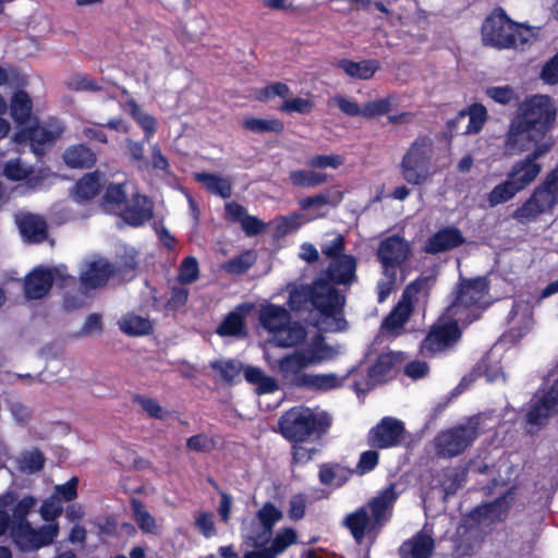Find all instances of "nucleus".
I'll return each mask as SVG.
<instances>
[{
  "instance_id": "47",
  "label": "nucleus",
  "mask_w": 558,
  "mask_h": 558,
  "mask_svg": "<svg viewBox=\"0 0 558 558\" xmlns=\"http://www.w3.org/2000/svg\"><path fill=\"white\" fill-rule=\"evenodd\" d=\"M132 510L135 522L138 527L148 534H157L158 525L155 518L145 509V507L137 500H132Z\"/></svg>"
},
{
  "instance_id": "56",
  "label": "nucleus",
  "mask_w": 558,
  "mask_h": 558,
  "mask_svg": "<svg viewBox=\"0 0 558 558\" xmlns=\"http://www.w3.org/2000/svg\"><path fill=\"white\" fill-rule=\"evenodd\" d=\"M210 366L219 374L225 381L231 383L239 377L242 364L234 360H220L210 363Z\"/></svg>"
},
{
  "instance_id": "38",
  "label": "nucleus",
  "mask_w": 558,
  "mask_h": 558,
  "mask_svg": "<svg viewBox=\"0 0 558 558\" xmlns=\"http://www.w3.org/2000/svg\"><path fill=\"white\" fill-rule=\"evenodd\" d=\"M63 160L70 168H89L96 162L95 153L83 144L69 147Z\"/></svg>"
},
{
  "instance_id": "62",
  "label": "nucleus",
  "mask_w": 558,
  "mask_h": 558,
  "mask_svg": "<svg viewBox=\"0 0 558 558\" xmlns=\"http://www.w3.org/2000/svg\"><path fill=\"white\" fill-rule=\"evenodd\" d=\"M313 108L314 101L312 98L295 97L286 100L280 107V110L288 113L296 112L301 114H308Z\"/></svg>"
},
{
  "instance_id": "31",
  "label": "nucleus",
  "mask_w": 558,
  "mask_h": 558,
  "mask_svg": "<svg viewBox=\"0 0 558 558\" xmlns=\"http://www.w3.org/2000/svg\"><path fill=\"white\" fill-rule=\"evenodd\" d=\"M541 170L539 163L525 157L512 166L507 179L521 192L537 178Z\"/></svg>"
},
{
  "instance_id": "49",
  "label": "nucleus",
  "mask_w": 558,
  "mask_h": 558,
  "mask_svg": "<svg viewBox=\"0 0 558 558\" xmlns=\"http://www.w3.org/2000/svg\"><path fill=\"white\" fill-rule=\"evenodd\" d=\"M511 33L510 39L513 43L510 48L523 49L536 38L537 28L512 22Z\"/></svg>"
},
{
  "instance_id": "44",
  "label": "nucleus",
  "mask_w": 558,
  "mask_h": 558,
  "mask_svg": "<svg viewBox=\"0 0 558 558\" xmlns=\"http://www.w3.org/2000/svg\"><path fill=\"white\" fill-rule=\"evenodd\" d=\"M125 110L132 116L137 124L143 129L145 133V141H149L155 134L157 129L156 119L149 113L143 111L134 100H130L125 105Z\"/></svg>"
},
{
  "instance_id": "15",
  "label": "nucleus",
  "mask_w": 558,
  "mask_h": 558,
  "mask_svg": "<svg viewBox=\"0 0 558 558\" xmlns=\"http://www.w3.org/2000/svg\"><path fill=\"white\" fill-rule=\"evenodd\" d=\"M533 307L531 295L521 294L513 301L507 316V330L504 335L506 339L515 342L531 331L534 325Z\"/></svg>"
},
{
  "instance_id": "19",
  "label": "nucleus",
  "mask_w": 558,
  "mask_h": 558,
  "mask_svg": "<svg viewBox=\"0 0 558 558\" xmlns=\"http://www.w3.org/2000/svg\"><path fill=\"white\" fill-rule=\"evenodd\" d=\"M411 253L408 241L399 235L384 239L378 247L377 257L386 271L396 270L405 262Z\"/></svg>"
},
{
  "instance_id": "57",
  "label": "nucleus",
  "mask_w": 558,
  "mask_h": 558,
  "mask_svg": "<svg viewBox=\"0 0 558 558\" xmlns=\"http://www.w3.org/2000/svg\"><path fill=\"white\" fill-rule=\"evenodd\" d=\"M282 511L271 502H265L256 512L255 519L272 531L274 526L282 519Z\"/></svg>"
},
{
  "instance_id": "48",
  "label": "nucleus",
  "mask_w": 558,
  "mask_h": 558,
  "mask_svg": "<svg viewBox=\"0 0 558 558\" xmlns=\"http://www.w3.org/2000/svg\"><path fill=\"white\" fill-rule=\"evenodd\" d=\"M519 193L518 189L506 179L500 184L496 185L487 195V202L490 207L504 204L512 199Z\"/></svg>"
},
{
  "instance_id": "18",
  "label": "nucleus",
  "mask_w": 558,
  "mask_h": 558,
  "mask_svg": "<svg viewBox=\"0 0 558 558\" xmlns=\"http://www.w3.org/2000/svg\"><path fill=\"white\" fill-rule=\"evenodd\" d=\"M37 500L33 496H25L17 499L13 492L5 493L0 496V510L5 518V525L11 530L24 522H28L26 517L36 506Z\"/></svg>"
},
{
  "instance_id": "30",
  "label": "nucleus",
  "mask_w": 558,
  "mask_h": 558,
  "mask_svg": "<svg viewBox=\"0 0 558 558\" xmlns=\"http://www.w3.org/2000/svg\"><path fill=\"white\" fill-rule=\"evenodd\" d=\"M343 524L348 527L357 543H361L366 533L377 530L379 526L374 522L372 515H368L366 507H361L354 512L349 513Z\"/></svg>"
},
{
  "instance_id": "39",
  "label": "nucleus",
  "mask_w": 558,
  "mask_h": 558,
  "mask_svg": "<svg viewBox=\"0 0 558 558\" xmlns=\"http://www.w3.org/2000/svg\"><path fill=\"white\" fill-rule=\"evenodd\" d=\"M352 472L340 464H323L318 477L323 485L340 487L348 482Z\"/></svg>"
},
{
  "instance_id": "23",
  "label": "nucleus",
  "mask_w": 558,
  "mask_h": 558,
  "mask_svg": "<svg viewBox=\"0 0 558 558\" xmlns=\"http://www.w3.org/2000/svg\"><path fill=\"white\" fill-rule=\"evenodd\" d=\"M398 497L399 493L396 490V485L391 484L368 501L372 518L379 527L390 520L392 507Z\"/></svg>"
},
{
  "instance_id": "36",
  "label": "nucleus",
  "mask_w": 558,
  "mask_h": 558,
  "mask_svg": "<svg viewBox=\"0 0 558 558\" xmlns=\"http://www.w3.org/2000/svg\"><path fill=\"white\" fill-rule=\"evenodd\" d=\"M271 536L272 531L255 518L244 521L242 524V537L246 546L264 547L270 542Z\"/></svg>"
},
{
  "instance_id": "7",
  "label": "nucleus",
  "mask_w": 558,
  "mask_h": 558,
  "mask_svg": "<svg viewBox=\"0 0 558 558\" xmlns=\"http://www.w3.org/2000/svg\"><path fill=\"white\" fill-rule=\"evenodd\" d=\"M482 422L483 417L477 415L439 432L433 440L435 453L439 458H453L461 454L478 437Z\"/></svg>"
},
{
  "instance_id": "12",
  "label": "nucleus",
  "mask_w": 558,
  "mask_h": 558,
  "mask_svg": "<svg viewBox=\"0 0 558 558\" xmlns=\"http://www.w3.org/2000/svg\"><path fill=\"white\" fill-rule=\"evenodd\" d=\"M52 283L62 286L75 284V278L66 274V268L60 266L57 268H35L24 281L25 296L29 300H37L45 296Z\"/></svg>"
},
{
  "instance_id": "64",
  "label": "nucleus",
  "mask_w": 558,
  "mask_h": 558,
  "mask_svg": "<svg viewBox=\"0 0 558 558\" xmlns=\"http://www.w3.org/2000/svg\"><path fill=\"white\" fill-rule=\"evenodd\" d=\"M106 205L117 207V213L123 208L125 201V191L122 184H111L107 187L104 196Z\"/></svg>"
},
{
  "instance_id": "21",
  "label": "nucleus",
  "mask_w": 558,
  "mask_h": 558,
  "mask_svg": "<svg viewBox=\"0 0 558 558\" xmlns=\"http://www.w3.org/2000/svg\"><path fill=\"white\" fill-rule=\"evenodd\" d=\"M535 141V129L527 126L521 120L512 118L506 141L505 149L510 155L520 154L531 147Z\"/></svg>"
},
{
  "instance_id": "20",
  "label": "nucleus",
  "mask_w": 558,
  "mask_h": 558,
  "mask_svg": "<svg viewBox=\"0 0 558 558\" xmlns=\"http://www.w3.org/2000/svg\"><path fill=\"white\" fill-rule=\"evenodd\" d=\"M404 434V425L395 417H384L368 433V444L377 448H390L398 446Z\"/></svg>"
},
{
  "instance_id": "40",
  "label": "nucleus",
  "mask_w": 558,
  "mask_h": 558,
  "mask_svg": "<svg viewBox=\"0 0 558 558\" xmlns=\"http://www.w3.org/2000/svg\"><path fill=\"white\" fill-rule=\"evenodd\" d=\"M104 184L102 174L98 171L85 174L75 185V196L87 201L95 197Z\"/></svg>"
},
{
  "instance_id": "3",
  "label": "nucleus",
  "mask_w": 558,
  "mask_h": 558,
  "mask_svg": "<svg viewBox=\"0 0 558 558\" xmlns=\"http://www.w3.org/2000/svg\"><path fill=\"white\" fill-rule=\"evenodd\" d=\"M336 354L337 351L326 344L324 338L317 335L302 349L280 359L277 368L287 383L300 387L302 378L307 374L303 373V369L330 360Z\"/></svg>"
},
{
  "instance_id": "33",
  "label": "nucleus",
  "mask_w": 558,
  "mask_h": 558,
  "mask_svg": "<svg viewBox=\"0 0 558 558\" xmlns=\"http://www.w3.org/2000/svg\"><path fill=\"white\" fill-rule=\"evenodd\" d=\"M16 223L21 234L28 242L38 243L47 236L46 221L38 215L21 214L16 217Z\"/></svg>"
},
{
  "instance_id": "54",
  "label": "nucleus",
  "mask_w": 558,
  "mask_h": 558,
  "mask_svg": "<svg viewBox=\"0 0 558 558\" xmlns=\"http://www.w3.org/2000/svg\"><path fill=\"white\" fill-rule=\"evenodd\" d=\"M298 539V534L292 527H284L277 532L268 548L276 558Z\"/></svg>"
},
{
  "instance_id": "28",
  "label": "nucleus",
  "mask_w": 558,
  "mask_h": 558,
  "mask_svg": "<svg viewBox=\"0 0 558 558\" xmlns=\"http://www.w3.org/2000/svg\"><path fill=\"white\" fill-rule=\"evenodd\" d=\"M251 310V304L238 305L223 318L217 328V333L222 337H244L246 335L245 318Z\"/></svg>"
},
{
  "instance_id": "9",
  "label": "nucleus",
  "mask_w": 558,
  "mask_h": 558,
  "mask_svg": "<svg viewBox=\"0 0 558 558\" xmlns=\"http://www.w3.org/2000/svg\"><path fill=\"white\" fill-rule=\"evenodd\" d=\"M433 145L428 138H417L405 153L401 161L403 179L412 185L426 183L432 177L430 160Z\"/></svg>"
},
{
  "instance_id": "11",
  "label": "nucleus",
  "mask_w": 558,
  "mask_h": 558,
  "mask_svg": "<svg viewBox=\"0 0 558 558\" xmlns=\"http://www.w3.org/2000/svg\"><path fill=\"white\" fill-rule=\"evenodd\" d=\"M556 413H558V365L547 374L542 392L531 400L526 423L531 426H539Z\"/></svg>"
},
{
  "instance_id": "51",
  "label": "nucleus",
  "mask_w": 558,
  "mask_h": 558,
  "mask_svg": "<svg viewBox=\"0 0 558 558\" xmlns=\"http://www.w3.org/2000/svg\"><path fill=\"white\" fill-rule=\"evenodd\" d=\"M320 250L323 255L333 260L339 258L342 255H345L344 252V239L341 234L331 233L327 234L320 244Z\"/></svg>"
},
{
  "instance_id": "45",
  "label": "nucleus",
  "mask_w": 558,
  "mask_h": 558,
  "mask_svg": "<svg viewBox=\"0 0 558 558\" xmlns=\"http://www.w3.org/2000/svg\"><path fill=\"white\" fill-rule=\"evenodd\" d=\"M343 194L337 189L329 190L325 193L305 197L299 201V205L303 209H310L312 207L320 208L323 206H337L342 201Z\"/></svg>"
},
{
  "instance_id": "26",
  "label": "nucleus",
  "mask_w": 558,
  "mask_h": 558,
  "mask_svg": "<svg viewBox=\"0 0 558 558\" xmlns=\"http://www.w3.org/2000/svg\"><path fill=\"white\" fill-rule=\"evenodd\" d=\"M465 239L456 227H445L434 233L425 244V251L430 254L453 250L464 243Z\"/></svg>"
},
{
  "instance_id": "22",
  "label": "nucleus",
  "mask_w": 558,
  "mask_h": 558,
  "mask_svg": "<svg viewBox=\"0 0 558 558\" xmlns=\"http://www.w3.org/2000/svg\"><path fill=\"white\" fill-rule=\"evenodd\" d=\"M510 493L497 498L494 502L485 504L474 509L470 514V520L478 526H488L506 518L509 509Z\"/></svg>"
},
{
  "instance_id": "24",
  "label": "nucleus",
  "mask_w": 558,
  "mask_h": 558,
  "mask_svg": "<svg viewBox=\"0 0 558 558\" xmlns=\"http://www.w3.org/2000/svg\"><path fill=\"white\" fill-rule=\"evenodd\" d=\"M112 272L113 268L106 259L97 258L86 262L80 275L82 287L85 290L101 287Z\"/></svg>"
},
{
  "instance_id": "17",
  "label": "nucleus",
  "mask_w": 558,
  "mask_h": 558,
  "mask_svg": "<svg viewBox=\"0 0 558 558\" xmlns=\"http://www.w3.org/2000/svg\"><path fill=\"white\" fill-rule=\"evenodd\" d=\"M3 175L11 181L26 180L33 190H39L49 185L54 174L46 168L37 170L23 163L20 158L9 160L3 168Z\"/></svg>"
},
{
  "instance_id": "32",
  "label": "nucleus",
  "mask_w": 558,
  "mask_h": 558,
  "mask_svg": "<svg viewBox=\"0 0 558 558\" xmlns=\"http://www.w3.org/2000/svg\"><path fill=\"white\" fill-rule=\"evenodd\" d=\"M435 547L434 538L426 531H421L400 547L401 558H428Z\"/></svg>"
},
{
  "instance_id": "41",
  "label": "nucleus",
  "mask_w": 558,
  "mask_h": 558,
  "mask_svg": "<svg viewBox=\"0 0 558 558\" xmlns=\"http://www.w3.org/2000/svg\"><path fill=\"white\" fill-rule=\"evenodd\" d=\"M121 331L129 336H144L153 330L151 322L143 316L126 314L119 320Z\"/></svg>"
},
{
  "instance_id": "10",
  "label": "nucleus",
  "mask_w": 558,
  "mask_h": 558,
  "mask_svg": "<svg viewBox=\"0 0 558 558\" xmlns=\"http://www.w3.org/2000/svg\"><path fill=\"white\" fill-rule=\"evenodd\" d=\"M556 116L557 109L549 96L533 95L519 105L514 118L535 129L537 133L545 134L553 126Z\"/></svg>"
},
{
  "instance_id": "29",
  "label": "nucleus",
  "mask_w": 558,
  "mask_h": 558,
  "mask_svg": "<svg viewBox=\"0 0 558 558\" xmlns=\"http://www.w3.org/2000/svg\"><path fill=\"white\" fill-rule=\"evenodd\" d=\"M12 120L21 126H26L34 122L33 100L23 89L13 93L8 106Z\"/></svg>"
},
{
  "instance_id": "59",
  "label": "nucleus",
  "mask_w": 558,
  "mask_h": 558,
  "mask_svg": "<svg viewBox=\"0 0 558 558\" xmlns=\"http://www.w3.org/2000/svg\"><path fill=\"white\" fill-rule=\"evenodd\" d=\"M199 277L198 262L195 257L189 256L184 258L179 268L178 280L183 283H192Z\"/></svg>"
},
{
  "instance_id": "35",
  "label": "nucleus",
  "mask_w": 558,
  "mask_h": 558,
  "mask_svg": "<svg viewBox=\"0 0 558 558\" xmlns=\"http://www.w3.org/2000/svg\"><path fill=\"white\" fill-rule=\"evenodd\" d=\"M337 66L353 80H369L379 70L380 63L371 59L361 61L341 59L337 62Z\"/></svg>"
},
{
  "instance_id": "8",
  "label": "nucleus",
  "mask_w": 558,
  "mask_h": 558,
  "mask_svg": "<svg viewBox=\"0 0 558 558\" xmlns=\"http://www.w3.org/2000/svg\"><path fill=\"white\" fill-rule=\"evenodd\" d=\"M434 283L432 276H420L404 290L401 300L385 318L381 328L396 336L409 320L416 303L425 300Z\"/></svg>"
},
{
  "instance_id": "58",
  "label": "nucleus",
  "mask_w": 558,
  "mask_h": 558,
  "mask_svg": "<svg viewBox=\"0 0 558 558\" xmlns=\"http://www.w3.org/2000/svg\"><path fill=\"white\" fill-rule=\"evenodd\" d=\"M256 260L254 252L247 251L238 257L225 263L221 267L229 274H242L246 271Z\"/></svg>"
},
{
  "instance_id": "5",
  "label": "nucleus",
  "mask_w": 558,
  "mask_h": 558,
  "mask_svg": "<svg viewBox=\"0 0 558 558\" xmlns=\"http://www.w3.org/2000/svg\"><path fill=\"white\" fill-rule=\"evenodd\" d=\"M259 322L277 347L292 348L306 338L304 326L292 322L289 312L282 306L275 304L263 306L259 311Z\"/></svg>"
},
{
  "instance_id": "42",
  "label": "nucleus",
  "mask_w": 558,
  "mask_h": 558,
  "mask_svg": "<svg viewBox=\"0 0 558 558\" xmlns=\"http://www.w3.org/2000/svg\"><path fill=\"white\" fill-rule=\"evenodd\" d=\"M197 182L203 184L209 192L219 195L222 198L231 196V182L227 178L216 174L199 172L195 174Z\"/></svg>"
},
{
  "instance_id": "13",
  "label": "nucleus",
  "mask_w": 558,
  "mask_h": 558,
  "mask_svg": "<svg viewBox=\"0 0 558 558\" xmlns=\"http://www.w3.org/2000/svg\"><path fill=\"white\" fill-rule=\"evenodd\" d=\"M62 132L63 125L58 120H49L38 124L35 119L34 122L15 133L13 140L16 144L29 142L32 151L39 156L44 154L46 147L52 145Z\"/></svg>"
},
{
  "instance_id": "55",
  "label": "nucleus",
  "mask_w": 558,
  "mask_h": 558,
  "mask_svg": "<svg viewBox=\"0 0 558 558\" xmlns=\"http://www.w3.org/2000/svg\"><path fill=\"white\" fill-rule=\"evenodd\" d=\"M245 129L254 133L281 132L283 123L278 119L246 118L243 122Z\"/></svg>"
},
{
  "instance_id": "27",
  "label": "nucleus",
  "mask_w": 558,
  "mask_h": 558,
  "mask_svg": "<svg viewBox=\"0 0 558 558\" xmlns=\"http://www.w3.org/2000/svg\"><path fill=\"white\" fill-rule=\"evenodd\" d=\"M356 259L352 255H342L331 260L326 269V276L335 284H351L356 279Z\"/></svg>"
},
{
  "instance_id": "1",
  "label": "nucleus",
  "mask_w": 558,
  "mask_h": 558,
  "mask_svg": "<svg viewBox=\"0 0 558 558\" xmlns=\"http://www.w3.org/2000/svg\"><path fill=\"white\" fill-rule=\"evenodd\" d=\"M452 296L449 306L422 341V353L435 354L453 345L461 336L459 325H469L478 319L492 303L484 277L461 280Z\"/></svg>"
},
{
  "instance_id": "34",
  "label": "nucleus",
  "mask_w": 558,
  "mask_h": 558,
  "mask_svg": "<svg viewBox=\"0 0 558 558\" xmlns=\"http://www.w3.org/2000/svg\"><path fill=\"white\" fill-rule=\"evenodd\" d=\"M402 353L388 352L378 356L375 364L368 371V384L371 388L386 381L392 368L401 362Z\"/></svg>"
},
{
  "instance_id": "60",
  "label": "nucleus",
  "mask_w": 558,
  "mask_h": 558,
  "mask_svg": "<svg viewBox=\"0 0 558 558\" xmlns=\"http://www.w3.org/2000/svg\"><path fill=\"white\" fill-rule=\"evenodd\" d=\"M344 158L341 155H316L307 159L306 165L314 169H337L342 166Z\"/></svg>"
},
{
  "instance_id": "6",
  "label": "nucleus",
  "mask_w": 558,
  "mask_h": 558,
  "mask_svg": "<svg viewBox=\"0 0 558 558\" xmlns=\"http://www.w3.org/2000/svg\"><path fill=\"white\" fill-rule=\"evenodd\" d=\"M558 204V165L533 191L532 195L518 207L512 217L520 223L535 221L541 215L551 213Z\"/></svg>"
},
{
  "instance_id": "16",
  "label": "nucleus",
  "mask_w": 558,
  "mask_h": 558,
  "mask_svg": "<svg viewBox=\"0 0 558 558\" xmlns=\"http://www.w3.org/2000/svg\"><path fill=\"white\" fill-rule=\"evenodd\" d=\"M512 21L508 19L505 12L495 11L483 23L482 38L487 46L496 48H510Z\"/></svg>"
},
{
  "instance_id": "46",
  "label": "nucleus",
  "mask_w": 558,
  "mask_h": 558,
  "mask_svg": "<svg viewBox=\"0 0 558 558\" xmlns=\"http://www.w3.org/2000/svg\"><path fill=\"white\" fill-rule=\"evenodd\" d=\"M459 116L461 118L465 116L469 117V123L464 133L476 134L482 130L487 120V110L481 104H473L468 110L460 111Z\"/></svg>"
},
{
  "instance_id": "37",
  "label": "nucleus",
  "mask_w": 558,
  "mask_h": 558,
  "mask_svg": "<svg viewBox=\"0 0 558 558\" xmlns=\"http://www.w3.org/2000/svg\"><path fill=\"white\" fill-rule=\"evenodd\" d=\"M343 378L333 373L329 374H306L302 378L301 386L310 390L328 391L341 387Z\"/></svg>"
},
{
  "instance_id": "52",
  "label": "nucleus",
  "mask_w": 558,
  "mask_h": 558,
  "mask_svg": "<svg viewBox=\"0 0 558 558\" xmlns=\"http://www.w3.org/2000/svg\"><path fill=\"white\" fill-rule=\"evenodd\" d=\"M290 180L294 185L312 187L326 182L327 175L313 170H294L290 172Z\"/></svg>"
},
{
  "instance_id": "2",
  "label": "nucleus",
  "mask_w": 558,
  "mask_h": 558,
  "mask_svg": "<svg viewBox=\"0 0 558 558\" xmlns=\"http://www.w3.org/2000/svg\"><path fill=\"white\" fill-rule=\"evenodd\" d=\"M289 306L292 311H308L312 323L322 331H340L347 322L342 315L344 298L330 282L316 280L312 286L290 283Z\"/></svg>"
},
{
  "instance_id": "14",
  "label": "nucleus",
  "mask_w": 558,
  "mask_h": 558,
  "mask_svg": "<svg viewBox=\"0 0 558 558\" xmlns=\"http://www.w3.org/2000/svg\"><path fill=\"white\" fill-rule=\"evenodd\" d=\"M11 534L15 545L21 550H37L53 543L59 534V524L49 523L34 529L29 522H24L14 526Z\"/></svg>"
},
{
  "instance_id": "4",
  "label": "nucleus",
  "mask_w": 558,
  "mask_h": 558,
  "mask_svg": "<svg viewBox=\"0 0 558 558\" xmlns=\"http://www.w3.org/2000/svg\"><path fill=\"white\" fill-rule=\"evenodd\" d=\"M330 423L331 418L325 411L294 407L280 417L279 430L288 440L303 442L313 433L325 432Z\"/></svg>"
},
{
  "instance_id": "53",
  "label": "nucleus",
  "mask_w": 558,
  "mask_h": 558,
  "mask_svg": "<svg viewBox=\"0 0 558 558\" xmlns=\"http://www.w3.org/2000/svg\"><path fill=\"white\" fill-rule=\"evenodd\" d=\"M397 97L389 95L385 98L376 99L366 102L363 106V117L375 118L389 112L396 106Z\"/></svg>"
},
{
  "instance_id": "25",
  "label": "nucleus",
  "mask_w": 558,
  "mask_h": 558,
  "mask_svg": "<svg viewBox=\"0 0 558 558\" xmlns=\"http://www.w3.org/2000/svg\"><path fill=\"white\" fill-rule=\"evenodd\" d=\"M130 226L140 227L153 217V207L147 197L135 194L118 213Z\"/></svg>"
},
{
  "instance_id": "63",
  "label": "nucleus",
  "mask_w": 558,
  "mask_h": 558,
  "mask_svg": "<svg viewBox=\"0 0 558 558\" xmlns=\"http://www.w3.org/2000/svg\"><path fill=\"white\" fill-rule=\"evenodd\" d=\"M62 511H63L62 504L59 500H57L56 497H53L51 495L49 498L44 500V502L40 507L39 513H40L41 519L44 521L48 522V524H49V523H57L56 520L60 517Z\"/></svg>"
},
{
  "instance_id": "43",
  "label": "nucleus",
  "mask_w": 558,
  "mask_h": 558,
  "mask_svg": "<svg viewBox=\"0 0 558 558\" xmlns=\"http://www.w3.org/2000/svg\"><path fill=\"white\" fill-rule=\"evenodd\" d=\"M326 213H319L314 218L323 217ZM313 219V217H312ZM311 218H305L302 214H291L289 216H281L276 218L271 223L277 235H287L298 230L303 223L310 221Z\"/></svg>"
},
{
  "instance_id": "50",
  "label": "nucleus",
  "mask_w": 558,
  "mask_h": 558,
  "mask_svg": "<svg viewBox=\"0 0 558 558\" xmlns=\"http://www.w3.org/2000/svg\"><path fill=\"white\" fill-rule=\"evenodd\" d=\"M45 459L37 449L26 450L17 459V466L22 472L35 473L43 469Z\"/></svg>"
},
{
  "instance_id": "61",
  "label": "nucleus",
  "mask_w": 558,
  "mask_h": 558,
  "mask_svg": "<svg viewBox=\"0 0 558 558\" xmlns=\"http://www.w3.org/2000/svg\"><path fill=\"white\" fill-rule=\"evenodd\" d=\"M78 478L76 476L71 477L66 483L56 485L53 488L52 496L57 498L61 504L74 500L77 497Z\"/></svg>"
}]
</instances>
